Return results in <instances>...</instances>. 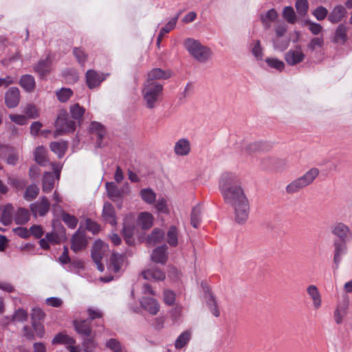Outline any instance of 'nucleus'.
<instances>
[{"label": "nucleus", "instance_id": "nucleus-4", "mask_svg": "<svg viewBox=\"0 0 352 352\" xmlns=\"http://www.w3.org/2000/svg\"><path fill=\"white\" fill-rule=\"evenodd\" d=\"M184 46L189 53L199 62L207 60L210 56V50L193 38H187Z\"/></svg>", "mask_w": 352, "mask_h": 352}, {"label": "nucleus", "instance_id": "nucleus-55", "mask_svg": "<svg viewBox=\"0 0 352 352\" xmlns=\"http://www.w3.org/2000/svg\"><path fill=\"white\" fill-rule=\"evenodd\" d=\"M312 14L317 19V20L322 21L327 17L328 14V10L323 6H318L313 11Z\"/></svg>", "mask_w": 352, "mask_h": 352}, {"label": "nucleus", "instance_id": "nucleus-16", "mask_svg": "<svg viewBox=\"0 0 352 352\" xmlns=\"http://www.w3.org/2000/svg\"><path fill=\"white\" fill-rule=\"evenodd\" d=\"M191 151L190 141L186 138H182L175 142L174 152L178 156H186Z\"/></svg>", "mask_w": 352, "mask_h": 352}, {"label": "nucleus", "instance_id": "nucleus-47", "mask_svg": "<svg viewBox=\"0 0 352 352\" xmlns=\"http://www.w3.org/2000/svg\"><path fill=\"white\" fill-rule=\"evenodd\" d=\"M283 16L288 23L292 24H294L296 21L294 10L291 6H287L283 9Z\"/></svg>", "mask_w": 352, "mask_h": 352}, {"label": "nucleus", "instance_id": "nucleus-12", "mask_svg": "<svg viewBox=\"0 0 352 352\" xmlns=\"http://www.w3.org/2000/svg\"><path fill=\"white\" fill-rule=\"evenodd\" d=\"M140 304L143 309L153 316L156 315L160 310L158 302L156 299L151 297H142L140 300Z\"/></svg>", "mask_w": 352, "mask_h": 352}, {"label": "nucleus", "instance_id": "nucleus-17", "mask_svg": "<svg viewBox=\"0 0 352 352\" xmlns=\"http://www.w3.org/2000/svg\"><path fill=\"white\" fill-rule=\"evenodd\" d=\"M106 188L108 197L113 201H116L121 199L124 194V189H120L114 182H107Z\"/></svg>", "mask_w": 352, "mask_h": 352}, {"label": "nucleus", "instance_id": "nucleus-53", "mask_svg": "<svg viewBox=\"0 0 352 352\" xmlns=\"http://www.w3.org/2000/svg\"><path fill=\"white\" fill-rule=\"evenodd\" d=\"M179 14H178L176 16L172 18L166 25L160 30L161 34L165 35L166 34L170 32L172 30L175 28L176 26L177 19L179 18Z\"/></svg>", "mask_w": 352, "mask_h": 352}, {"label": "nucleus", "instance_id": "nucleus-62", "mask_svg": "<svg viewBox=\"0 0 352 352\" xmlns=\"http://www.w3.org/2000/svg\"><path fill=\"white\" fill-rule=\"evenodd\" d=\"M175 300V294L170 290H165L164 292V301L166 305H172Z\"/></svg>", "mask_w": 352, "mask_h": 352}, {"label": "nucleus", "instance_id": "nucleus-59", "mask_svg": "<svg viewBox=\"0 0 352 352\" xmlns=\"http://www.w3.org/2000/svg\"><path fill=\"white\" fill-rule=\"evenodd\" d=\"M9 117L13 122L19 125H25L28 122L27 118L24 115L10 114Z\"/></svg>", "mask_w": 352, "mask_h": 352}, {"label": "nucleus", "instance_id": "nucleus-24", "mask_svg": "<svg viewBox=\"0 0 352 352\" xmlns=\"http://www.w3.org/2000/svg\"><path fill=\"white\" fill-rule=\"evenodd\" d=\"M346 242L347 241H335L333 243V246H334L333 260L336 264H338L340 262L342 256L346 251Z\"/></svg>", "mask_w": 352, "mask_h": 352}, {"label": "nucleus", "instance_id": "nucleus-39", "mask_svg": "<svg viewBox=\"0 0 352 352\" xmlns=\"http://www.w3.org/2000/svg\"><path fill=\"white\" fill-rule=\"evenodd\" d=\"M201 214V207L200 205H197L192 208L190 217V223L195 228H198L200 224Z\"/></svg>", "mask_w": 352, "mask_h": 352}, {"label": "nucleus", "instance_id": "nucleus-23", "mask_svg": "<svg viewBox=\"0 0 352 352\" xmlns=\"http://www.w3.org/2000/svg\"><path fill=\"white\" fill-rule=\"evenodd\" d=\"M307 292L313 301V305L315 309H318L321 307L322 299L320 294L314 285H310L307 288Z\"/></svg>", "mask_w": 352, "mask_h": 352}, {"label": "nucleus", "instance_id": "nucleus-15", "mask_svg": "<svg viewBox=\"0 0 352 352\" xmlns=\"http://www.w3.org/2000/svg\"><path fill=\"white\" fill-rule=\"evenodd\" d=\"M73 324L76 331L83 338L90 337L92 335L91 322L89 320H75Z\"/></svg>", "mask_w": 352, "mask_h": 352}, {"label": "nucleus", "instance_id": "nucleus-22", "mask_svg": "<svg viewBox=\"0 0 352 352\" xmlns=\"http://www.w3.org/2000/svg\"><path fill=\"white\" fill-rule=\"evenodd\" d=\"M125 262V256L124 254L113 253L110 258L109 268L113 272H118L122 269Z\"/></svg>", "mask_w": 352, "mask_h": 352}, {"label": "nucleus", "instance_id": "nucleus-25", "mask_svg": "<svg viewBox=\"0 0 352 352\" xmlns=\"http://www.w3.org/2000/svg\"><path fill=\"white\" fill-rule=\"evenodd\" d=\"M346 11L345 8L341 6H336L328 16V19L333 23H338L345 16Z\"/></svg>", "mask_w": 352, "mask_h": 352}, {"label": "nucleus", "instance_id": "nucleus-37", "mask_svg": "<svg viewBox=\"0 0 352 352\" xmlns=\"http://www.w3.org/2000/svg\"><path fill=\"white\" fill-rule=\"evenodd\" d=\"M75 343L76 340L73 338L63 333L56 334L52 340V344H65L69 346L70 344H74Z\"/></svg>", "mask_w": 352, "mask_h": 352}, {"label": "nucleus", "instance_id": "nucleus-60", "mask_svg": "<svg viewBox=\"0 0 352 352\" xmlns=\"http://www.w3.org/2000/svg\"><path fill=\"white\" fill-rule=\"evenodd\" d=\"M32 325L35 335L38 338H43L45 334L44 326L41 323L35 321L32 322Z\"/></svg>", "mask_w": 352, "mask_h": 352}, {"label": "nucleus", "instance_id": "nucleus-10", "mask_svg": "<svg viewBox=\"0 0 352 352\" xmlns=\"http://www.w3.org/2000/svg\"><path fill=\"white\" fill-rule=\"evenodd\" d=\"M87 245V241L84 232H81L80 230H77L72 236L71 241V249L74 252H78L84 250Z\"/></svg>", "mask_w": 352, "mask_h": 352}, {"label": "nucleus", "instance_id": "nucleus-34", "mask_svg": "<svg viewBox=\"0 0 352 352\" xmlns=\"http://www.w3.org/2000/svg\"><path fill=\"white\" fill-rule=\"evenodd\" d=\"M55 179L54 174L50 172H45L43 178V191L44 192H50L54 186Z\"/></svg>", "mask_w": 352, "mask_h": 352}, {"label": "nucleus", "instance_id": "nucleus-44", "mask_svg": "<svg viewBox=\"0 0 352 352\" xmlns=\"http://www.w3.org/2000/svg\"><path fill=\"white\" fill-rule=\"evenodd\" d=\"M347 28L344 25H340L336 31L334 40L336 42L344 43L347 38Z\"/></svg>", "mask_w": 352, "mask_h": 352}, {"label": "nucleus", "instance_id": "nucleus-43", "mask_svg": "<svg viewBox=\"0 0 352 352\" xmlns=\"http://www.w3.org/2000/svg\"><path fill=\"white\" fill-rule=\"evenodd\" d=\"M73 95V91L69 88H61L56 91V96L60 102H65L69 100Z\"/></svg>", "mask_w": 352, "mask_h": 352}, {"label": "nucleus", "instance_id": "nucleus-64", "mask_svg": "<svg viewBox=\"0 0 352 352\" xmlns=\"http://www.w3.org/2000/svg\"><path fill=\"white\" fill-rule=\"evenodd\" d=\"M14 232L23 239H28L30 236V230L24 227H19L13 229Z\"/></svg>", "mask_w": 352, "mask_h": 352}, {"label": "nucleus", "instance_id": "nucleus-36", "mask_svg": "<svg viewBox=\"0 0 352 352\" xmlns=\"http://www.w3.org/2000/svg\"><path fill=\"white\" fill-rule=\"evenodd\" d=\"M167 243L171 247L178 245V230L176 226H171L167 232Z\"/></svg>", "mask_w": 352, "mask_h": 352}, {"label": "nucleus", "instance_id": "nucleus-30", "mask_svg": "<svg viewBox=\"0 0 352 352\" xmlns=\"http://www.w3.org/2000/svg\"><path fill=\"white\" fill-rule=\"evenodd\" d=\"M34 160L41 166H45L48 163L47 151L42 146H37L34 151Z\"/></svg>", "mask_w": 352, "mask_h": 352}, {"label": "nucleus", "instance_id": "nucleus-7", "mask_svg": "<svg viewBox=\"0 0 352 352\" xmlns=\"http://www.w3.org/2000/svg\"><path fill=\"white\" fill-rule=\"evenodd\" d=\"M104 244L101 241H96L91 250V258L97 265L99 271L103 272L104 267L101 263V260L104 253Z\"/></svg>", "mask_w": 352, "mask_h": 352}, {"label": "nucleus", "instance_id": "nucleus-42", "mask_svg": "<svg viewBox=\"0 0 352 352\" xmlns=\"http://www.w3.org/2000/svg\"><path fill=\"white\" fill-rule=\"evenodd\" d=\"M39 188L36 184L29 186L24 193V199L28 201L34 199L38 195Z\"/></svg>", "mask_w": 352, "mask_h": 352}, {"label": "nucleus", "instance_id": "nucleus-46", "mask_svg": "<svg viewBox=\"0 0 352 352\" xmlns=\"http://www.w3.org/2000/svg\"><path fill=\"white\" fill-rule=\"evenodd\" d=\"M85 112V109L84 107L80 106L78 103L73 104L70 107V113L72 117L76 120H80L82 118Z\"/></svg>", "mask_w": 352, "mask_h": 352}, {"label": "nucleus", "instance_id": "nucleus-49", "mask_svg": "<svg viewBox=\"0 0 352 352\" xmlns=\"http://www.w3.org/2000/svg\"><path fill=\"white\" fill-rule=\"evenodd\" d=\"M295 7L298 14L305 16L307 13L309 9L308 1L296 0Z\"/></svg>", "mask_w": 352, "mask_h": 352}, {"label": "nucleus", "instance_id": "nucleus-63", "mask_svg": "<svg viewBox=\"0 0 352 352\" xmlns=\"http://www.w3.org/2000/svg\"><path fill=\"white\" fill-rule=\"evenodd\" d=\"M100 226L96 221L87 219L86 220V228L94 234H96L100 230Z\"/></svg>", "mask_w": 352, "mask_h": 352}, {"label": "nucleus", "instance_id": "nucleus-48", "mask_svg": "<svg viewBox=\"0 0 352 352\" xmlns=\"http://www.w3.org/2000/svg\"><path fill=\"white\" fill-rule=\"evenodd\" d=\"M63 221L70 228H75L78 222V219L68 213L63 212L62 214Z\"/></svg>", "mask_w": 352, "mask_h": 352}, {"label": "nucleus", "instance_id": "nucleus-14", "mask_svg": "<svg viewBox=\"0 0 352 352\" xmlns=\"http://www.w3.org/2000/svg\"><path fill=\"white\" fill-rule=\"evenodd\" d=\"M20 101V91L17 87H11L5 95V103L8 108L16 107Z\"/></svg>", "mask_w": 352, "mask_h": 352}, {"label": "nucleus", "instance_id": "nucleus-33", "mask_svg": "<svg viewBox=\"0 0 352 352\" xmlns=\"http://www.w3.org/2000/svg\"><path fill=\"white\" fill-rule=\"evenodd\" d=\"M138 221L143 229H149L153 225L154 217L150 212H143L139 214Z\"/></svg>", "mask_w": 352, "mask_h": 352}, {"label": "nucleus", "instance_id": "nucleus-38", "mask_svg": "<svg viewBox=\"0 0 352 352\" xmlns=\"http://www.w3.org/2000/svg\"><path fill=\"white\" fill-rule=\"evenodd\" d=\"M13 207L11 204H7L1 211V223L4 225L10 224L12 221Z\"/></svg>", "mask_w": 352, "mask_h": 352}, {"label": "nucleus", "instance_id": "nucleus-54", "mask_svg": "<svg viewBox=\"0 0 352 352\" xmlns=\"http://www.w3.org/2000/svg\"><path fill=\"white\" fill-rule=\"evenodd\" d=\"M305 25L308 26L309 30L314 35L319 34L322 30V27L320 24L313 22L310 20L305 21Z\"/></svg>", "mask_w": 352, "mask_h": 352}, {"label": "nucleus", "instance_id": "nucleus-29", "mask_svg": "<svg viewBox=\"0 0 352 352\" xmlns=\"http://www.w3.org/2000/svg\"><path fill=\"white\" fill-rule=\"evenodd\" d=\"M50 69L51 60L49 57H47L45 60H42L38 63L34 67V71L43 78L50 72Z\"/></svg>", "mask_w": 352, "mask_h": 352}, {"label": "nucleus", "instance_id": "nucleus-56", "mask_svg": "<svg viewBox=\"0 0 352 352\" xmlns=\"http://www.w3.org/2000/svg\"><path fill=\"white\" fill-rule=\"evenodd\" d=\"M155 207L157 212H159L164 214H168L169 212V210L166 204V200L164 198L159 199Z\"/></svg>", "mask_w": 352, "mask_h": 352}, {"label": "nucleus", "instance_id": "nucleus-58", "mask_svg": "<svg viewBox=\"0 0 352 352\" xmlns=\"http://www.w3.org/2000/svg\"><path fill=\"white\" fill-rule=\"evenodd\" d=\"M30 236L32 235L36 239H40L44 234L42 226L38 225H33L30 228Z\"/></svg>", "mask_w": 352, "mask_h": 352}, {"label": "nucleus", "instance_id": "nucleus-28", "mask_svg": "<svg viewBox=\"0 0 352 352\" xmlns=\"http://www.w3.org/2000/svg\"><path fill=\"white\" fill-rule=\"evenodd\" d=\"M164 232L162 230L155 228L152 232L147 236L146 243L149 245H154L163 241Z\"/></svg>", "mask_w": 352, "mask_h": 352}, {"label": "nucleus", "instance_id": "nucleus-50", "mask_svg": "<svg viewBox=\"0 0 352 352\" xmlns=\"http://www.w3.org/2000/svg\"><path fill=\"white\" fill-rule=\"evenodd\" d=\"M207 303L212 314L215 317H219L220 312L217 303L214 299V297L210 294H209V298L208 299Z\"/></svg>", "mask_w": 352, "mask_h": 352}, {"label": "nucleus", "instance_id": "nucleus-51", "mask_svg": "<svg viewBox=\"0 0 352 352\" xmlns=\"http://www.w3.org/2000/svg\"><path fill=\"white\" fill-rule=\"evenodd\" d=\"M24 113L32 119L37 118L39 116L38 109L32 104H29L25 107Z\"/></svg>", "mask_w": 352, "mask_h": 352}, {"label": "nucleus", "instance_id": "nucleus-3", "mask_svg": "<svg viewBox=\"0 0 352 352\" xmlns=\"http://www.w3.org/2000/svg\"><path fill=\"white\" fill-rule=\"evenodd\" d=\"M163 93V85L160 83L144 82L142 95L146 106L148 109H153Z\"/></svg>", "mask_w": 352, "mask_h": 352}, {"label": "nucleus", "instance_id": "nucleus-41", "mask_svg": "<svg viewBox=\"0 0 352 352\" xmlns=\"http://www.w3.org/2000/svg\"><path fill=\"white\" fill-rule=\"evenodd\" d=\"M82 346L86 352H92L97 346L95 342V334L91 335L90 337H84Z\"/></svg>", "mask_w": 352, "mask_h": 352}, {"label": "nucleus", "instance_id": "nucleus-19", "mask_svg": "<svg viewBox=\"0 0 352 352\" xmlns=\"http://www.w3.org/2000/svg\"><path fill=\"white\" fill-rule=\"evenodd\" d=\"M102 215L104 220L111 225L116 226L117 224L116 211L111 204L109 202L104 203Z\"/></svg>", "mask_w": 352, "mask_h": 352}, {"label": "nucleus", "instance_id": "nucleus-31", "mask_svg": "<svg viewBox=\"0 0 352 352\" xmlns=\"http://www.w3.org/2000/svg\"><path fill=\"white\" fill-rule=\"evenodd\" d=\"M278 16L275 9L268 10L265 14L261 16V21L265 29H269L271 27V23L274 21Z\"/></svg>", "mask_w": 352, "mask_h": 352}, {"label": "nucleus", "instance_id": "nucleus-8", "mask_svg": "<svg viewBox=\"0 0 352 352\" xmlns=\"http://www.w3.org/2000/svg\"><path fill=\"white\" fill-rule=\"evenodd\" d=\"M109 74L98 73L94 69H89L86 73V83L89 89H94L106 79Z\"/></svg>", "mask_w": 352, "mask_h": 352}, {"label": "nucleus", "instance_id": "nucleus-1", "mask_svg": "<svg viewBox=\"0 0 352 352\" xmlns=\"http://www.w3.org/2000/svg\"><path fill=\"white\" fill-rule=\"evenodd\" d=\"M219 188L225 203L234 209L236 221L245 223L248 219L250 207L238 176L230 172L223 173L219 178Z\"/></svg>", "mask_w": 352, "mask_h": 352}, {"label": "nucleus", "instance_id": "nucleus-26", "mask_svg": "<svg viewBox=\"0 0 352 352\" xmlns=\"http://www.w3.org/2000/svg\"><path fill=\"white\" fill-rule=\"evenodd\" d=\"M30 219V212L28 209L19 208L16 212L14 220L16 224L24 225Z\"/></svg>", "mask_w": 352, "mask_h": 352}, {"label": "nucleus", "instance_id": "nucleus-61", "mask_svg": "<svg viewBox=\"0 0 352 352\" xmlns=\"http://www.w3.org/2000/svg\"><path fill=\"white\" fill-rule=\"evenodd\" d=\"M323 43L324 41L322 37L313 38L308 44V48L311 51H314L317 47H322Z\"/></svg>", "mask_w": 352, "mask_h": 352}, {"label": "nucleus", "instance_id": "nucleus-2", "mask_svg": "<svg viewBox=\"0 0 352 352\" xmlns=\"http://www.w3.org/2000/svg\"><path fill=\"white\" fill-rule=\"evenodd\" d=\"M320 173L319 169L312 168L301 177L293 180L285 188L288 194L296 193L311 184Z\"/></svg>", "mask_w": 352, "mask_h": 352}, {"label": "nucleus", "instance_id": "nucleus-5", "mask_svg": "<svg viewBox=\"0 0 352 352\" xmlns=\"http://www.w3.org/2000/svg\"><path fill=\"white\" fill-rule=\"evenodd\" d=\"M55 126L56 128L54 133L55 138L72 133L76 129V122L68 118V115L65 111L58 114Z\"/></svg>", "mask_w": 352, "mask_h": 352}, {"label": "nucleus", "instance_id": "nucleus-20", "mask_svg": "<svg viewBox=\"0 0 352 352\" xmlns=\"http://www.w3.org/2000/svg\"><path fill=\"white\" fill-rule=\"evenodd\" d=\"M90 133L93 136H96V144L98 147H100L101 142L106 135L104 127L98 122H93L90 125Z\"/></svg>", "mask_w": 352, "mask_h": 352}, {"label": "nucleus", "instance_id": "nucleus-11", "mask_svg": "<svg viewBox=\"0 0 352 352\" xmlns=\"http://www.w3.org/2000/svg\"><path fill=\"white\" fill-rule=\"evenodd\" d=\"M172 72L170 70H164L161 68H154L147 74V80L146 82L148 83H157L155 82L157 80H166L171 77Z\"/></svg>", "mask_w": 352, "mask_h": 352}, {"label": "nucleus", "instance_id": "nucleus-13", "mask_svg": "<svg viewBox=\"0 0 352 352\" xmlns=\"http://www.w3.org/2000/svg\"><path fill=\"white\" fill-rule=\"evenodd\" d=\"M50 203L45 197H43L40 201L32 204L30 210L34 216L37 214L44 216L50 210Z\"/></svg>", "mask_w": 352, "mask_h": 352}, {"label": "nucleus", "instance_id": "nucleus-21", "mask_svg": "<svg viewBox=\"0 0 352 352\" xmlns=\"http://www.w3.org/2000/svg\"><path fill=\"white\" fill-rule=\"evenodd\" d=\"M142 277L146 280H164L165 273L157 267H151L142 272Z\"/></svg>", "mask_w": 352, "mask_h": 352}, {"label": "nucleus", "instance_id": "nucleus-45", "mask_svg": "<svg viewBox=\"0 0 352 352\" xmlns=\"http://www.w3.org/2000/svg\"><path fill=\"white\" fill-rule=\"evenodd\" d=\"M73 54L76 58L78 63L81 66H84L88 57L85 50L80 47H74L73 50Z\"/></svg>", "mask_w": 352, "mask_h": 352}, {"label": "nucleus", "instance_id": "nucleus-40", "mask_svg": "<svg viewBox=\"0 0 352 352\" xmlns=\"http://www.w3.org/2000/svg\"><path fill=\"white\" fill-rule=\"evenodd\" d=\"M191 338V333L189 331H185L180 334L177 338L175 342V347L177 349H180L185 346L187 343L190 341Z\"/></svg>", "mask_w": 352, "mask_h": 352}, {"label": "nucleus", "instance_id": "nucleus-27", "mask_svg": "<svg viewBox=\"0 0 352 352\" xmlns=\"http://www.w3.org/2000/svg\"><path fill=\"white\" fill-rule=\"evenodd\" d=\"M19 85L27 92L33 91L36 87V82L34 77L29 74L23 75L21 77Z\"/></svg>", "mask_w": 352, "mask_h": 352}, {"label": "nucleus", "instance_id": "nucleus-6", "mask_svg": "<svg viewBox=\"0 0 352 352\" xmlns=\"http://www.w3.org/2000/svg\"><path fill=\"white\" fill-rule=\"evenodd\" d=\"M333 235L343 241H349L352 239V231L350 228L342 222H337L331 227Z\"/></svg>", "mask_w": 352, "mask_h": 352}, {"label": "nucleus", "instance_id": "nucleus-18", "mask_svg": "<svg viewBox=\"0 0 352 352\" xmlns=\"http://www.w3.org/2000/svg\"><path fill=\"white\" fill-rule=\"evenodd\" d=\"M167 250L168 247L166 245L154 249L151 255L152 261L162 265L165 264L168 259Z\"/></svg>", "mask_w": 352, "mask_h": 352}, {"label": "nucleus", "instance_id": "nucleus-9", "mask_svg": "<svg viewBox=\"0 0 352 352\" xmlns=\"http://www.w3.org/2000/svg\"><path fill=\"white\" fill-rule=\"evenodd\" d=\"M305 55L300 47L298 46L295 50H289L285 54V60L289 65H296L304 60Z\"/></svg>", "mask_w": 352, "mask_h": 352}, {"label": "nucleus", "instance_id": "nucleus-52", "mask_svg": "<svg viewBox=\"0 0 352 352\" xmlns=\"http://www.w3.org/2000/svg\"><path fill=\"white\" fill-rule=\"evenodd\" d=\"M265 62L272 68H274L280 72L283 71L285 69V64L284 63L278 60L277 58H267L265 60Z\"/></svg>", "mask_w": 352, "mask_h": 352}, {"label": "nucleus", "instance_id": "nucleus-57", "mask_svg": "<svg viewBox=\"0 0 352 352\" xmlns=\"http://www.w3.org/2000/svg\"><path fill=\"white\" fill-rule=\"evenodd\" d=\"M106 346L114 352H122V346L120 342L113 338L107 342Z\"/></svg>", "mask_w": 352, "mask_h": 352}, {"label": "nucleus", "instance_id": "nucleus-32", "mask_svg": "<svg viewBox=\"0 0 352 352\" xmlns=\"http://www.w3.org/2000/svg\"><path fill=\"white\" fill-rule=\"evenodd\" d=\"M50 148L59 158L63 157L67 149V142L65 141L53 142Z\"/></svg>", "mask_w": 352, "mask_h": 352}, {"label": "nucleus", "instance_id": "nucleus-35", "mask_svg": "<svg viewBox=\"0 0 352 352\" xmlns=\"http://www.w3.org/2000/svg\"><path fill=\"white\" fill-rule=\"evenodd\" d=\"M142 199L148 204H153L156 200V194L151 188H143L140 191Z\"/></svg>", "mask_w": 352, "mask_h": 352}]
</instances>
